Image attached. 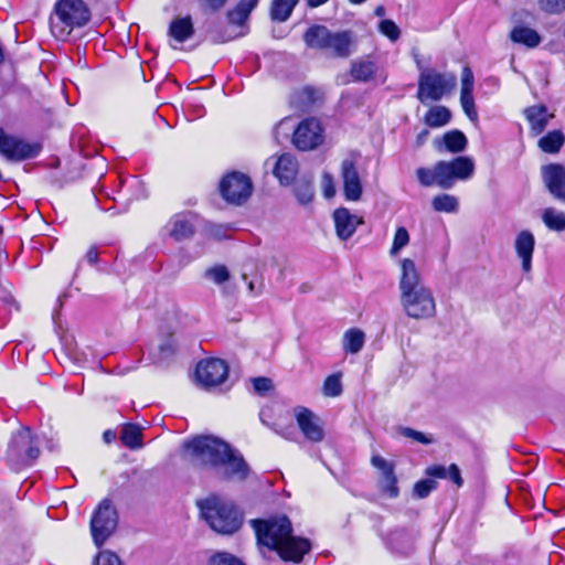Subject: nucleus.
<instances>
[{
  "label": "nucleus",
  "mask_w": 565,
  "mask_h": 565,
  "mask_svg": "<svg viewBox=\"0 0 565 565\" xmlns=\"http://www.w3.org/2000/svg\"><path fill=\"white\" fill-rule=\"evenodd\" d=\"M40 456V441L29 427H22L9 443L7 459L11 468L21 470L30 467Z\"/></svg>",
  "instance_id": "423d86ee"
},
{
  "label": "nucleus",
  "mask_w": 565,
  "mask_h": 565,
  "mask_svg": "<svg viewBox=\"0 0 565 565\" xmlns=\"http://www.w3.org/2000/svg\"><path fill=\"white\" fill-rule=\"evenodd\" d=\"M380 31L391 41H396L401 34L399 28L396 23L387 19L380 22Z\"/></svg>",
  "instance_id": "3c124183"
},
{
  "label": "nucleus",
  "mask_w": 565,
  "mask_h": 565,
  "mask_svg": "<svg viewBox=\"0 0 565 565\" xmlns=\"http://www.w3.org/2000/svg\"><path fill=\"white\" fill-rule=\"evenodd\" d=\"M175 350H177V344H175L174 340L169 339V340L164 341L159 347L160 359L166 360V359L170 358L171 355H173Z\"/></svg>",
  "instance_id": "5fc2aeb1"
},
{
  "label": "nucleus",
  "mask_w": 565,
  "mask_h": 565,
  "mask_svg": "<svg viewBox=\"0 0 565 565\" xmlns=\"http://www.w3.org/2000/svg\"><path fill=\"white\" fill-rule=\"evenodd\" d=\"M333 222L337 236L341 241H347L354 234L356 227L363 224V218L345 207H340L333 212Z\"/></svg>",
  "instance_id": "6ab92c4d"
},
{
  "label": "nucleus",
  "mask_w": 565,
  "mask_h": 565,
  "mask_svg": "<svg viewBox=\"0 0 565 565\" xmlns=\"http://www.w3.org/2000/svg\"><path fill=\"white\" fill-rule=\"evenodd\" d=\"M42 150V145L11 134L0 128V157L8 162L18 163L36 158Z\"/></svg>",
  "instance_id": "0eeeda50"
},
{
  "label": "nucleus",
  "mask_w": 565,
  "mask_h": 565,
  "mask_svg": "<svg viewBox=\"0 0 565 565\" xmlns=\"http://www.w3.org/2000/svg\"><path fill=\"white\" fill-rule=\"evenodd\" d=\"M542 221L551 231H565V213L554 207H547L543 211Z\"/></svg>",
  "instance_id": "473e14b6"
},
{
  "label": "nucleus",
  "mask_w": 565,
  "mask_h": 565,
  "mask_svg": "<svg viewBox=\"0 0 565 565\" xmlns=\"http://www.w3.org/2000/svg\"><path fill=\"white\" fill-rule=\"evenodd\" d=\"M401 276L398 288L401 294L425 287L420 273L411 258H403L399 260Z\"/></svg>",
  "instance_id": "aec40b11"
},
{
  "label": "nucleus",
  "mask_w": 565,
  "mask_h": 565,
  "mask_svg": "<svg viewBox=\"0 0 565 565\" xmlns=\"http://www.w3.org/2000/svg\"><path fill=\"white\" fill-rule=\"evenodd\" d=\"M274 175L280 184L289 185L296 179L298 173V161L291 153H282L275 162Z\"/></svg>",
  "instance_id": "412c9836"
},
{
  "label": "nucleus",
  "mask_w": 565,
  "mask_h": 565,
  "mask_svg": "<svg viewBox=\"0 0 565 565\" xmlns=\"http://www.w3.org/2000/svg\"><path fill=\"white\" fill-rule=\"evenodd\" d=\"M103 437H104V440H105L107 444H109V443H111L113 440H115V438H116V433H115V431H113V430H106V431L104 433Z\"/></svg>",
  "instance_id": "69168bd1"
},
{
  "label": "nucleus",
  "mask_w": 565,
  "mask_h": 565,
  "mask_svg": "<svg viewBox=\"0 0 565 565\" xmlns=\"http://www.w3.org/2000/svg\"><path fill=\"white\" fill-rule=\"evenodd\" d=\"M365 342V334L358 328L349 329L343 334V349L347 353H359Z\"/></svg>",
  "instance_id": "c85d7f7f"
},
{
  "label": "nucleus",
  "mask_w": 565,
  "mask_h": 565,
  "mask_svg": "<svg viewBox=\"0 0 565 565\" xmlns=\"http://www.w3.org/2000/svg\"><path fill=\"white\" fill-rule=\"evenodd\" d=\"M358 158L350 154L341 162V178L344 196L348 201H359L362 195V183L356 169Z\"/></svg>",
  "instance_id": "f3484780"
},
{
  "label": "nucleus",
  "mask_w": 565,
  "mask_h": 565,
  "mask_svg": "<svg viewBox=\"0 0 565 565\" xmlns=\"http://www.w3.org/2000/svg\"><path fill=\"white\" fill-rule=\"evenodd\" d=\"M228 375V366L221 359L201 361L195 370L198 382L205 388L215 387L224 383Z\"/></svg>",
  "instance_id": "4468645a"
},
{
  "label": "nucleus",
  "mask_w": 565,
  "mask_h": 565,
  "mask_svg": "<svg viewBox=\"0 0 565 565\" xmlns=\"http://www.w3.org/2000/svg\"><path fill=\"white\" fill-rule=\"evenodd\" d=\"M298 1L299 0H273L270 7L271 20L277 22L287 21Z\"/></svg>",
  "instance_id": "7c9ffc66"
},
{
  "label": "nucleus",
  "mask_w": 565,
  "mask_h": 565,
  "mask_svg": "<svg viewBox=\"0 0 565 565\" xmlns=\"http://www.w3.org/2000/svg\"><path fill=\"white\" fill-rule=\"evenodd\" d=\"M380 489L387 497L394 499L399 494V489L397 487V478L396 476H391L387 478H381L380 480Z\"/></svg>",
  "instance_id": "a18cd8bd"
},
{
  "label": "nucleus",
  "mask_w": 565,
  "mask_h": 565,
  "mask_svg": "<svg viewBox=\"0 0 565 565\" xmlns=\"http://www.w3.org/2000/svg\"><path fill=\"white\" fill-rule=\"evenodd\" d=\"M241 35H243V33H241V32H228L225 34H221L216 31H213L212 41L214 43H225V42L232 41Z\"/></svg>",
  "instance_id": "4d7b16f0"
},
{
  "label": "nucleus",
  "mask_w": 565,
  "mask_h": 565,
  "mask_svg": "<svg viewBox=\"0 0 565 565\" xmlns=\"http://www.w3.org/2000/svg\"><path fill=\"white\" fill-rule=\"evenodd\" d=\"M295 195L301 204H307L313 199V186L311 181L301 180L295 186Z\"/></svg>",
  "instance_id": "4c0bfd02"
},
{
  "label": "nucleus",
  "mask_w": 565,
  "mask_h": 565,
  "mask_svg": "<svg viewBox=\"0 0 565 565\" xmlns=\"http://www.w3.org/2000/svg\"><path fill=\"white\" fill-rule=\"evenodd\" d=\"M401 305L413 319H429L436 315V301L427 286L401 294Z\"/></svg>",
  "instance_id": "1a4fd4ad"
},
{
  "label": "nucleus",
  "mask_w": 565,
  "mask_h": 565,
  "mask_svg": "<svg viewBox=\"0 0 565 565\" xmlns=\"http://www.w3.org/2000/svg\"><path fill=\"white\" fill-rule=\"evenodd\" d=\"M303 40L309 47L327 51L333 57L345 58L352 53L353 39L349 31L331 32L324 25H312Z\"/></svg>",
  "instance_id": "39448f33"
},
{
  "label": "nucleus",
  "mask_w": 565,
  "mask_h": 565,
  "mask_svg": "<svg viewBox=\"0 0 565 565\" xmlns=\"http://www.w3.org/2000/svg\"><path fill=\"white\" fill-rule=\"evenodd\" d=\"M525 118L530 122L531 131L537 136L544 131L553 114H548L545 106H532L524 110Z\"/></svg>",
  "instance_id": "b1692460"
},
{
  "label": "nucleus",
  "mask_w": 565,
  "mask_h": 565,
  "mask_svg": "<svg viewBox=\"0 0 565 565\" xmlns=\"http://www.w3.org/2000/svg\"><path fill=\"white\" fill-rule=\"evenodd\" d=\"M416 175L419 183L424 186L438 185L439 186V174L437 172V163L433 169L428 168H418L416 170Z\"/></svg>",
  "instance_id": "e433bc0d"
},
{
  "label": "nucleus",
  "mask_w": 565,
  "mask_h": 565,
  "mask_svg": "<svg viewBox=\"0 0 565 565\" xmlns=\"http://www.w3.org/2000/svg\"><path fill=\"white\" fill-rule=\"evenodd\" d=\"M460 104L467 117L471 121H476L478 119V113L476 109L473 96H460Z\"/></svg>",
  "instance_id": "603ef678"
},
{
  "label": "nucleus",
  "mask_w": 565,
  "mask_h": 565,
  "mask_svg": "<svg viewBox=\"0 0 565 565\" xmlns=\"http://www.w3.org/2000/svg\"><path fill=\"white\" fill-rule=\"evenodd\" d=\"M435 145L439 151L446 150L458 153L467 148L468 140L460 130H451L446 132L441 140H435Z\"/></svg>",
  "instance_id": "393cba45"
},
{
  "label": "nucleus",
  "mask_w": 565,
  "mask_h": 565,
  "mask_svg": "<svg viewBox=\"0 0 565 565\" xmlns=\"http://www.w3.org/2000/svg\"><path fill=\"white\" fill-rule=\"evenodd\" d=\"M342 393V384L340 375H329L323 383V394L326 396L335 397Z\"/></svg>",
  "instance_id": "58836bf2"
},
{
  "label": "nucleus",
  "mask_w": 565,
  "mask_h": 565,
  "mask_svg": "<svg viewBox=\"0 0 565 565\" xmlns=\"http://www.w3.org/2000/svg\"><path fill=\"white\" fill-rule=\"evenodd\" d=\"M184 457L196 467L213 469L223 480H244L249 468L244 458L222 439L211 435H200L182 445Z\"/></svg>",
  "instance_id": "f257e3e1"
},
{
  "label": "nucleus",
  "mask_w": 565,
  "mask_h": 565,
  "mask_svg": "<svg viewBox=\"0 0 565 565\" xmlns=\"http://www.w3.org/2000/svg\"><path fill=\"white\" fill-rule=\"evenodd\" d=\"M86 259L89 264L94 265L98 260V252L96 247H90L86 253Z\"/></svg>",
  "instance_id": "e2e57ef3"
},
{
  "label": "nucleus",
  "mask_w": 565,
  "mask_h": 565,
  "mask_svg": "<svg viewBox=\"0 0 565 565\" xmlns=\"http://www.w3.org/2000/svg\"><path fill=\"white\" fill-rule=\"evenodd\" d=\"M447 478H449L457 487H461L463 483L460 470L456 463H451L447 469Z\"/></svg>",
  "instance_id": "13d9d810"
},
{
  "label": "nucleus",
  "mask_w": 565,
  "mask_h": 565,
  "mask_svg": "<svg viewBox=\"0 0 565 565\" xmlns=\"http://www.w3.org/2000/svg\"><path fill=\"white\" fill-rule=\"evenodd\" d=\"M92 18L88 4L84 0H57L50 17L52 34L65 41L74 29L85 26Z\"/></svg>",
  "instance_id": "7ed1b4c3"
},
{
  "label": "nucleus",
  "mask_w": 565,
  "mask_h": 565,
  "mask_svg": "<svg viewBox=\"0 0 565 565\" xmlns=\"http://www.w3.org/2000/svg\"><path fill=\"white\" fill-rule=\"evenodd\" d=\"M307 1H308L309 7L315 8V7H319L323 3H326L328 0H307Z\"/></svg>",
  "instance_id": "774afa93"
},
{
  "label": "nucleus",
  "mask_w": 565,
  "mask_h": 565,
  "mask_svg": "<svg viewBox=\"0 0 565 565\" xmlns=\"http://www.w3.org/2000/svg\"><path fill=\"white\" fill-rule=\"evenodd\" d=\"M379 70L376 61L364 56L351 63L350 74L355 82H370L376 78Z\"/></svg>",
  "instance_id": "5701e85b"
},
{
  "label": "nucleus",
  "mask_w": 565,
  "mask_h": 565,
  "mask_svg": "<svg viewBox=\"0 0 565 565\" xmlns=\"http://www.w3.org/2000/svg\"><path fill=\"white\" fill-rule=\"evenodd\" d=\"M565 142V136L561 130L550 131L539 140V147L543 152L556 153Z\"/></svg>",
  "instance_id": "2f4dec72"
},
{
  "label": "nucleus",
  "mask_w": 565,
  "mask_h": 565,
  "mask_svg": "<svg viewBox=\"0 0 565 565\" xmlns=\"http://www.w3.org/2000/svg\"><path fill=\"white\" fill-rule=\"evenodd\" d=\"M542 178L550 193L565 203V167L559 163L546 164L542 168Z\"/></svg>",
  "instance_id": "a211bd4d"
},
{
  "label": "nucleus",
  "mask_w": 565,
  "mask_h": 565,
  "mask_svg": "<svg viewBox=\"0 0 565 565\" xmlns=\"http://www.w3.org/2000/svg\"><path fill=\"white\" fill-rule=\"evenodd\" d=\"M254 391L259 395H265L273 388V382L268 377H255L252 380Z\"/></svg>",
  "instance_id": "864d4df0"
},
{
  "label": "nucleus",
  "mask_w": 565,
  "mask_h": 565,
  "mask_svg": "<svg viewBox=\"0 0 565 565\" xmlns=\"http://www.w3.org/2000/svg\"><path fill=\"white\" fill-rule=\"evenodd\" d=\"M431 206L436 212L456 213L459 202L455 195L439 194L433 199Z\"/></svg>",
  "instance_id": "f704fd0d"
},
{
  "label": "nucleus",
  "mask_w": 565,
  "mask_h": 565,
  "mask_svg": "<svg viewBox=\"0 0 565 565\" xmlns=\"http://www.w3.org/2000/svg\"><path fill=\"white\" fill-rule=\"evenodd\" d=\"M206 1L212 9L216 10V9L222 8L226 3L227 0H206Z\"/></svg>",
  "instance_id": "0e129e2a"
},
{
  "label": "nucleus",
  "mask_w": 565,
  "mask_h": 565,
  "mask_svg": "<svg viewBox=\"0 0 565 565\" xmlns=\"http://www.w3.org/2000/svg\"><path fill=\"white\" fill-rule=\"evenodd\" d=\"M451 119L450 110L445 106H433L425 115L427 126L438 128L447 125Z\"/></svg>",
  "instance_id": "c756f323"
},
{
  "label": "nucleus",
  "mask_w": 565,
  "mask_h": 565,
  "mask_svg": "<svg viewBox=\"0 0 565 565\" xmlns=\"http://www.w3.org/2000/svg\"><path fill=\"white\" fill-rule=\"evenodd\" d=\"M515 252L522 260V269L529 273L532 268V256L535 246V239L531 232L522 231L515 238Z\"/></svg>",
  "instance_id": "4be33fe9"
},
{
  "label": "nucleus",
  "mask_w": 565,
  "mask_h": 565,
  "mask_svg": "<svg viewBox=\"0 0 565 565\" xmlns=\"http://www.w3.org/2000/svg\"><path fill=\"white\" fill-rule=\"evenodd\" d=\"M457 78L451 73H439L425 70L418 79L417 98L424 104L428 100H440L456 87Z\"/></svg>",
  "instance_id": "6e6552de"
},
{
  "label": "nucleus",
  "mask_w": 565,
  "mask_h": 565,
  "mask_svg": "<svg viewBox=\"0 0 565 565\" xmlns=\"http://www.w3.org/2000/svg\"><path fill=\"white\" fill-rule=\"evenodd\" d=\"M324 141V130L316 118H307L294 130L292 143L300 151H310Z\"/></svg>",
  "instance_id": "ddd939ff"
},
{
  "label": "nucleus",
  "mask_w": 565,
  "mask_h": 565,
  "mask_svg": "<svg viewBox=\"0 0 565 565\" xmlns=\"http://www.w3.org/2000/svg\"><path fill=\"white\" fill-rule=\"evenodd\" d=\"M429 135V131L428 130H423L420 134H418L417 136V143L418 146L423 145L425 142V140L427 139Z\"/></svg>",
  "instance_id": "338daca9"
},
{
  "label": "nucleus",
  "mask_w": 565,
  "mask_h": 565,
  "mask_svg": "<svg viewBox=\"0 0 565 565\" xmlns=\"http://www.w3.org/2000/svg\"><path fill=\"white\" fill-rule=\"evenodd\" d=\"M475 77L470 67L466 66L461 73L460 96H473Z\"/></svg>",
  "instance_id": "c03bdc74"
},
{
  "label": "nucleus",
  "mask_w": 565,
  "mask_h": 565,
  "mask_svg": "<svg viewBox=\"0 0 565 565\" xmlns=\"http://www.w3.org/2000/svg\"><path fill=\"white\" fill-rule=\"evenodd\" d=\"M259 0H241L234 9L227 12L228 22L236 26H243L250 12L256 8Z\"/></svg>",
  "instance_id": "bb28decb"
},
{
  "label": "nucleus",
  "mask_w": 565,
  "mask_h": 565,
  "mask_svg": "<svg viewBox=\"0 0 565 565\" xmlns=\"http://www.w3.org/2000/svg\"><path fill=\"white\" fill-rule=\"evenodd\" d=\"M201 515L210 527L221 534H232L242 525V513L230 501L211 495L198 502Z\"/></svg>",
  "instance_id": "20e7f679"
},
{
  "label": "nucleus",
  "mask_w": 565,
  "mask_h": 565,
  "mask_svg": "<svg viewBox=\"0 0 565 565\" xmlns=\"http://www.w3.org/2000/svg\"><path fill=\"white\" fill-rule=\"evenodd\" d=\"M120 439L122 444L130 449L140 448L142 445L141 430L134 424H127L122 427Z\"/></svg>",
  "instance_id": "72a5a7b5"
},
{
  "label": "nucleus",
  "mask_w": 565,
  "mask_h": 565,
  "mask_svg": "<svg viewBox=\"0 0 565 565\" xmlns=\"http://www.w3.org/2000/svg\"><path fill=\"white\" fill-rule=\"evenodd\" d=\"M409 239L408 231L404 226L397 227L390 249V255L392 257L398 255L399 252L409 244Z\"/></svg>",
  "instance_id": "c9c22d12"
},
{
  "label": "nucleus",
  "mask_w": 565,
  "mask_h": 565,
  "mask_svg": "<svg viewBox=\"0 0 565 565\" xmlns=\"http://www.w3.org/2000/svg\"><path fill=\"white\" fill-rule=\"evenodd\" d=\"M118 523L117 512L111 503L104 500L90 520V531L94 543L100 547L115 532Z\"/></svg>",
  "instance_id": "9b49d317"
},
{
  "label": "nucleus",
  "mask_w": 565,
  "mask_h": 565,
  "mask_svg": "<svg viewBox=\"0 0 565 565\" xmlns=\"http://www.w3.org/2000/svg\"><path fill=\"white\" fill-rule=\"evenodd\" d=\"M426 475L436 478H447V469L441 465H434L426 469Z\"/></svg>",
  "instance_id": "052dcab7"
},
{
  "label": "nucleus",
  "mask_w": 565,
  "mask_h": 565,
  "mask_svg": "<svg viewBox=\"0 0 565 565\" xmlns=\"http://www.w3.org/2000/svg\"><path fill=\"white\" fill-rule=\"evenodd\" d=\"M250 524L258 544L276 551L282 561L300 563L311 548L307 539L292 535L291 522L287 516L252 520Z\"/></svg>",
  "instance_id": "f03ea898"
},
{
  "label": "nucleus",
  "mask_w": 565,
  "mask_h": 565,
  "mask_svg": "<svg viewBox=\"0 0 565 565\" xmlns=\"http://www.w3.org/2000/svg\"><path fill=\"white\" fill-rule=\"evenodd\" d=\"M297 425L305 436L311 443H320L324 438V429L321 419L309 408L297 406L294 409Z\"/></svg>",
  "instance_id": "2eb2a0df"
},
{
  "label": "nucleus",
  "mask_w": 565,
  "mask_h": 565,
  "mask_svg": "<svg viewBox=\"0 0 565 565\" xmlns=\"http://www.w3.org/2000/svg\"><path fill=\"white\" fill-rule=\"evenodd\" d=\"M510 38L514 43L523 44L527 47H536L541 43L540 34L527 26H515L510 33Z\"/></svg>",
  "instance_id": "cd10ccee"
},
{
  "label": "nucleus",
  "mask_w": 565,
  "mask_h": 565,
  "mask_svg": "<svg viewBox=\"0 0 565 565\" xmlns=\"http://www.w3.org/2000/svg\"><path fill=\"white\" fill-rule=\"evenodd\" d=\"M94 565H122V563L118 555L111 551L105 550L97 554Z\"/></svg>",
  "instance_id": "8fccbe9b"
},
{
  "label": "nucleus",
  "mask_w": 565,
  "mask_h": 565,
  "mask_svg": "<svg viewBox=\"0 0 565 565\" xmlns=\"http://www.w3.org/2000/svg\"><path fill=\"white\" fill-rule=\"evenodd\" d=\"M220 191L225 201L235 205H241L250 196L253 184L246 174L232 172L222 179L220 183Z\"/></svg>",
  "instance_id": "f8f14e48"
},
{
  "label": "nucleus",
  "mask_w": 565,
  "mask_h": 565,
  "mask_svg": "<svg viewBox=\"0 0 565 565\" xmlns=\"http://www.w3.org/2000/svg\"><path fill=\"white\" fill-rule=\"evenodd\" d=\"M169 35L179 43H184L194 34L191 17L175 18L171 21Z\"/></svg>",
  "instance_id": "a878e982"
},
{
  "label": "nucleus",
  "mask_w": 565,
  "mask_h": 565,
  "mask_svg": "<svg viewBox=\"0 0 565 565\" xmlns=\"http://www.w3.org/2000/svg\"><path fill=\"white\" fill-rule=\"evenodd\" d=\"M401 434L406 438H411V439H413L417 443L424 444V445H429L434 441L431 436L425 435L424 433L415 430L409 427L401 428Z\"/></svg>",
  "instance_id": "09e8293b"
},
{
  "label": "nucleus",
  "mask_w": 565,
  "mask_h": 565,
  "mask_svg": "<svg viewBox=\"0 0 565 565\" xmlns=\"http://www.w3.org/2000/svg\"><path fill=\"white\" fill-rule=\"evenodd\" d=\"M475 171V162L469 157H457L450 161H438L439 188L451 189L457 180L469 179Z\"/></svg>",
  "instance_id": "9d476101"
},
{
  "label": "nucleus",
  "mask_w": 565,
  "mask_h": 565,
  "mask_svg": "<svg viewBox=\"0 0 565 565\" xmlns=\"http://www.w3.org/2000/svg\"><path fill=\"white\" fill-rule=\"evenodd\" d=\"M323 182H324V196L330 199L335 194V189L333 185L332 177L330 174L323 175Z\"/></svg>",
  "instance_id": "680f3d73"
},
{
  "label": "nucleus",
  "mask_w": 565,
  "mask_h": 565,
  "mask_svg": "<svg viewBox=\"0 0 565 565\" xmlns=\"http://www.w3.org/2000/svg\"><path fill=\"white\" fill-rule=\"evenodd\" d=\"M209 565H245V564L231 553L216 552L210 557Z\"/></svg>",
  "instance_id": "a19ab883"
},
{
  "label": "nucleus",
  "mask_w": 565,
  "mask_h": 565,
  "mask_svg": "<svg viewBox=\"0 0 565 565\" xmlns=\"http://www.w3.org/2000/svg\"><path fill=\"white\" fill-rule=\"evenodd\" d=\"M270 417H271V409L269 407L262 408V411L259 412V419H260V422L264 425L269 426L270 428H273L277 434H280L285 438H289L287 434L279 431L276 427H274V426H271L269 424Z\"/></svg>",
  "instance_id": "bf43d9fd"
},
{
  "label": "nucleus",
  "mask_w": 565,
  "mask_h": 565,
  "mask_svg": "<svg viewBox=\"0 0 565 565\" xmlns=\"http://www.w3.org/2000/svg\"><path fill=\"white\" fill-rule=\"evenodd\" d=\"M204 276L216 285H222L230 279V271L223 265H216L205 270Z\"/></svg>",
  "instance_id": "ea45409f"
},
{
  "label": "nucleus",
  "mask_w": 565,
  "mask_h": 565,
  "mask_svg": "<svg viewBox=\"0 0 565 565\" xmlns=\"http://www.w3.org/2000/svg\"><path fill=\"white\" fill-rule=\"evenodd\" d=\"M196 223V214L192 212L177 213L168 221L164 231L175 242H182L193 237Z\"/></svg>",
  "instance_id": "dca6fc26"
},
{
  "label": "nucleus",
  "mask_w": 565,
  "mask_h": 565,
  "mask_svg": "<svg viewBox=\"0 0 565 565\" xmlns=\"http://www.w3.org/2000/svg\"><path fill=\"white\" fill-rule=\"evenodd\" d=\"M437 488V482L433 479L419 480L415 483L413 493L418 499H425Z\"/></svg>",
  "instance_id": "37998d69"
},
{
  "label": "nucleus",
  "mask_w": 565,
  "mask_h": 565,
  "mask_svg": "<svg viewBox=\"0 0 565 565\" xmlns=\"http://www.w3.org/2000/svg\"><path fill=\"white\" fill-rule=\"evenodd\" d=\"M299 97H300L301 103L305 106H308V105L315 104L316 102L321 99L322 93L320 89H317L315 87L305 86L299 92Z\"/></svg>",
  "instance_id": "49530a36"
},
{
  "label": "nucleus",
  "mask_w": 565,
  "mask_h": 565,
  "mask_svg": "<svg viewBox=\"0 0 565 565\" xmlns=\"http://www.w3.org/2000/svg\"><path fill=\"white\" fill-rule=\"evenodd\" d=\"M540 8L551 14L565 11V0H537Z\"/></svg>",
  "instance_id": "de8ad7c7"
},
{
  "label": "nucleus",
  "mask_w": 565,
  "mask_h": 565,
  "mask_svg": "<svg viewBox=\"0 0 565 565\" xmlns=\"http://www.w3.org/2000/svg\"><path fill=\"white\" fill-rule=\"evenodd\" d=\"M291 129H294V125H291V118L285 117L276 125L274 130L275 137L278 139V136L281 131L285 136H287Z\"/></svg>",
  "instance_id": "6e6d98bb"
},
{
  "label": "nucleus",
  "mask_w": 565,
  "mask_h": 565,
  "mask_svg": "<svg viewBox=\"0 0 565 565\" xmlns=\"http://www.w3.org/2000/svg\"><path fill=\"white\" fill-rule=\"evenodd\" d=\"M371 463L381 472V478L395 476L393 462L387 461L385 458L374 455L371 458Z\"/></svg>",
  "instance_id": "79ce46f5"
}]
</instances>
